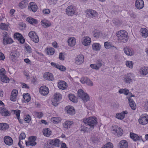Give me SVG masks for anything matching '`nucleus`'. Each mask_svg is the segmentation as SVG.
Segmentation results:
<instances>
[{
	"label": "nucleus",
	"instance_id": "nucleus-1",
	"mask_svg": "<svg viewBox=\"0 0 148 148\" xmlns=\"http://www.w3.org/2000/svg\"><path fill=\"white\" fill-rule=\"evenodd\" d=\"M116 35L119 42H125L128 40L127 33L125 30H122L117 32Z\"/></svg>",
	"mask_w": 148,
	"mask_h": 148
},
{
	"label": "nucleus",
	"instance_id": "nucleus-2",
	"mask_svg": "<svg viewBox=\"0 0 148 148\" xmlns=\"http://www.w3.org/2000/svg\"><path fill=\"white\" fill-rule=\"evenodd\" d=\"M83 122L86 125H88L90 128L93 129L97 123V119L95 117H90L86 119H83Z\"/></svg>",
	"mask_w": 148,
	"mask_h": 148
},
{
	"label": "nucleus",
	"instance_id": "nucleus-3",
	"mask_svg": "<svg viewBox=\"0 0 148 148\" xmlns=\"http://www.w3.org/2000/svg\"><path fill=\"white\" fill-rule=\"evenodd\" d=\"M3 43L4 45H6L13 43V41L12 38L8 36V33L4 32L3 33Z\"/></svg>",
	"mask_w": 148,
	"mask_h": 148
},
{
	"label": "nucleus",
	"instance_id": "nucleus-4",
	"mask_svg": "<svg viewBox=\"0 0 148 148\" xmlns=\"http://www.w3.org/2000/svg\"><path fill=\"white\" fill-rule=\"evenodd\" d=\"M66 13L69 16H72L74 14L75 12V10L72 5L69 6L66 9Z\"/></svg>",
	"mask_w": 148,
	"mask_h": 148
},
{
	"label": "nucleus",
	"instance_id": "nucleus-5",
	"mask_svg": "<svg viewBox=\"0 0 148 148\" xmlns=\"http://www.w3.org/2000/svg\"><path fill=\"white\" fill-rule=\"evenodd\" d=\"M115 129L112 130V133L118 136H121L123 133V130L116 126H115Z\"/></svg>",
	"mask_w": 148,
	"mask_h": 148
},
{
	"label": "nucleus",
	"instance_id": "nucleus-6",
	"mask_svg": "<svg viewBox=\"0 0 148 148\" xmlns=\"http://www.w3.org/2000/svg\"><path fill=\"white\" fill-rule=\"evenodd\" d=\"M19 53L17 51H14L11 52L10 55V59L14 62H15L19 57Z\"/></svg>",
	"mask_w": 148,
	"mask_h": 148
},
{
	"label": "nucleus",
	"instance_id": "nucleus-7",
	"mask_svg": "<svg viewBox=\"0 0 148 148\" xmlns=\"http://www.w3.org/2000/svg\"><path fill=\"white\" fill-rule=\"evenodd\" d=\"M84 56L82 55H78L75 60V63L77 65H80L84 61Z\"/></svg>",
	"mask_w": 148,
	"mask_h": 148
},
{
	"label": "nucleus",
	"instance_id": "nucleus-8",
	"mask_svg": "<svg viewBox=\"0 0 148 148\" xmlns=\"http://www.w3.org/2000/svg\"><path fill=\"white\" fill-rule=\"evenodd\" d=\"M14 38L15 39L18 40L21 44H23L25 42V39L20 34L18 33H15L14 35Z\"/></svg>",
	"mask_w": 148,
	"mask_h": 148
},
{
	"label": "nucleus",
	"instance_id": "nucleus-9",
	"mask_svg": "<svg viewBox=\"0 0 148 148\" xmlns=\"http://www.w3.org/2000/svg\"><path fill=\"white\" fill-rule=\"evenodd\" d=\"M144 5V2L143 0H136L135 6L138 10L143 8Z\"/></svg>",
	"mask_w": 148,
	"mask_h": 148
},
{
	"label": "nucleus",
	"instance_id": "nucleus-10",
	"mask_svg": "<svg viewBox=\"0 0 148 148\" xmlns=\"http://www.w3.org/2000/svg\"><path fill=\"white\" fill-rule=\"evenodd\" d=\"M28 9L32 10L33 12H35L38 9V6L35 3L32 2L29 3L28 7Z\"/></svg>",
	"mask_w": 148,
	"mask_h": 148
},
{
	"label": "nucleus",
	"instance_id": "nucleus-11",
	"mask_svg": "<svg viewBox=\"0 0 148 148\" xmlns=\"http://www.w3.org/2000/svg\"><path fill=\"white\" fill-rule=\"evenodd\" d=\"M140 124L144 125L147 124L148 122V116H142L138 120Z\"/></svg>",
	"mask_w": 148,
	"mask_h": 148
},
{
	"label": "nucleus",
	"instance_id": "nucleus-12",
	"mask_svg": "<svg viewBox=\"0 0 148 148\" xmlns=\"http://www.w3.org/2000/svg\"><path fill=\"white\" fill-rule=\"evenodd\" d=\"M39 90L40 92L43 95H47L49 92L48 88L45 86H41Z\"/></svg>",
	"mask_w": 148,
	"mask_h": 148
},
{
	"label": "nucleus",
	"instance_id": "nucleus-13",
	"mask_svg": "<svg viewBox=\"0 0 148 148\" xmlns=\"http://www.w3.org/2000/svg\"><path fill=\"white\" fill-rule=\"evenodd\" d=\"M127 114V110H125L122 112L121 113L116 114V117L118 119L122 120L125 118V114Z\"/></svg>",
	"mask_w": 148,
	"mask_h": 148
},
{
	"label": "nucleus",
	"instance_id": "nucleus-14",
	"mask_svg": "<svg viewBox=\"0 0 148 148\" xmlns=\"http://www.w3.org/2000/svg\"><path fill=\"white\" fill-rule=\"evenodd\" d=\"M44 78L46 79H48L49 81H53L54 77L52 74L49 72H46L43 75Z\"/></svg>",
	"mask_w": 148,
	"mask_h": 148
},
{
	"label": "nucleus",
	"instance_id": "nucleus-15",
	"mask_svg": "<svg viewBox=\"0 0 148 148\" xmlns=\"http://www.w3.org/2000/svg\"><path fill=\"white\" fill-rule=\"evenodd\" d=\"M58 86L60 89L64 90L67 88V84L64 81H61L58 82Z\"/></svg>",
	"mask_w": 148,
	"mask_h": 148
},
{
	"label": "nucleus",
	"instance_id": "nucleus-16",
	"mask_svg": "<svg viewBox=\"0 0 148 148\" xmlns=\"http://www.w3.org/2000/svg\"><path fill=\"white\" fill-rule=\"evenodd\" d=\"M4 143L7 145H12L13 143V141L12 138L10 136H6L4 138Z\"/></svg>",
	"mask_w": 148,
	"mask_h": 148
},
{
	"label": "nucleus",
	"instance_id": "nucleus-17",
	"mask_svg": "<svg viewBox=\"0 0 148 148\" xmlns=\"http://www.w3.org/2000/svg\"><path fill=\"white\" fill-rule=\"evenodd\" d=\"M133 77L132 74L131 73L127 74L124 78L125 82L127 83H130L132 82V79Z\"/></svg>",
	"mask_w": 148,
	"mask_h": 148
},
{
	"label": "nucleus",
	"instance_id": "nucleus-18",
	"mask_svg": "<svg viewBox=\"0 0 148 148\" xmlns=\"http://www.w3.org/2000/svg\"><path fill=\"white\" fill-rule=\"evenodd\" d=\"M123 50L125 53L128 56H132L134 54V52L128 47H125Z\"/></svg>",
	"mask_w": 148,
	"mask_h": 148
},
{
	"label": "nucleus",
	"instance_id": "nucleus-19",
	"mask_svg": "<svg viewBox=\"0 0 148 148\" xmlns=\"http://www.w3.org/2000/svg\"><path fill=\"white\" fill-rule=\"evenodd\" d=\"M65 110L66 111L67 113L70 115H73L75 114V110L73 107L69 106L66 107L65 108Z\"/></svg>",
	"mask_w": 148,
	"mask_h": 148
},
{
	"label": "nucleus",
	"instance_id": "nucleus-20",
	"mask_svg": "<svg viewBox=\"0 0 148 148\" xmlns=\"http://www.w3.org/2000/svg\"><path fill=\"white\" fill-rule=\"evenodd\" d=\"M41 25L44 27H47L51 26V24L48 20L44 19L41 21L40 22Z\"/></svg>",
	"mask_w": 148,
	"mask_h": 148
},
{
	"label": "nucleus",
	"instance_id": "nucleus-21",
	"mask_svg": "<svg viewBox=\"0 0 148 148\" xmlns=\"http://www.w3.org/2000/svg\"><path fill=\"white\" fill-rule=\"evenodd\" d=\"M120 148H128V143L127 141L125 140H121L119 143Z\"/></svg>",
	"mask_w": 148,
	"mask_h": 148
},
{
	"label": "nucleus",
	"instance_id": "nucleus-22",
	"mask_svg": "<svg viewBox=\"0 0 148 148\" xmlns=\"http://www.w3.org/2000/svg\"><path fill=\"white\" fill-rule=\"evenodd\" d=\"M60 140L58 139H54L50 140L49 144L54 146L59 147Z\"/></svg>",
	"mask_w": 148,
	"mask_h": 148
},
{
	"label": "nucleus",
	"instance_id": "nucleus-23",
	"mask_svg": "<svg viewBox=\"0 0 148 148\" xmlns=\"http://www.w3.org/2000/svg\"><path fill=\"white\" fill-rule=\"evenodd\" d=\"M42 133L45 136L48 137L51 135L52 132L49 128H46L43 129Z\"/></svg>",
	"mask_w": 148,
	"mask_h": 148
},
{
	"label": "nucleus",
	"instance_id": "nucleus-24",
	"mask_svg": "<svg viewBox=\"0 0 148 148\" xmlns=\"http://www.w3.org/2000/svg\"><path fill=\"white\" fill-rule=\"evenodd\" d=\"M97 12L96 11L92 10H89L86 12L87 16L93 17L96 15Z\"/></svg>",
	"mask_w": 148,
	"mask_h": 148
},
{
	"label": "nucleus",
	"instance_id": "nucleus-25",
	"mask_svg": "<svg viewBox=\"0 0 148 148\" xmlns=\"http://www.w3.org/2000/svg\"><path fill=\"white\" fill-rule=\"evenodd\" d=\"M90 42V38L88 37H84L82 41L83 44L85 46H88L89 45Z\"/></svg>",
	"mask_w": 148,
	"mask_h": 148
},
{
	"label": "nucleus",
	"instance_id": "nucleus-26",
	"mask_svg": "<svg viewBox=\"0 0 148 148\" xmlns=\"http://www.w3.org/2000/svg\"><path fill=\"white\" fill-rule=\"evenodd\" d=\"M0 113L4 116H9L10 115V113L6 108H3L0 110Z\"/></svg>",
	"mask_w": 148,
	"mask_h": 148
},
{
	"label": "nucleus",
	"instance_id": "nucleus-27",
	"mask_svg": "<svg viewBox=\"0 0 148 148\" xmlns=\"http://www.w3.org/2000/svg\"><path fill=\"white\" fill-rule=\"evenodd\" d=\"M26 21L29 23L33 25L36 24L38 23V21L36 19L31 17H28L26 19Z\"/></svg>",
	"mask_w": 148,
	"mask_h": 148
},
{
	"label": "nucleus",
	"instance_id": "nucleus-28",
	"mask_svg": "<svg viewBox=\"0 0 148 148\" xmlns=\"http://www.w3.org/2000/svg\"><path fill=\"white\" fill-rule=\"evenodd\" d=\"M9 127V125L6 123H0V130L4 131L7 130Z\"/></svg>",
	"mask_w": 148,
	"mask_h": 148
},
{
	"label": "nucleus",
	"instance_id": "nucleus-29",
	"mask_svg": "<svg viewBox=\"0 0 148 148\" xmlns=\"http://www.w3.org/2000/svg\"><path fill=\"white\" fill-rule=\"evenodd\" d=\"M69 45L71 47L74 46L75 44V39L74 38L71 37L68 40Z\"/></svg>",
	"mask_w": 148,
	"mask_h": 148
},
{
	"label": "nucleus",
	"instance_id": "nucleus-30",
	"mask_svg": "<svg viewBox=\"0 0 148 148\" xmlns=\"http://www.w3.org/2000/svg\"><path fill=\"white\" fill-rule=\"evenodd\" d=\"M0 79L3 82L7 83L9 82V79L5 75H0Z\"/></svg>",
	"mask_w": 148,
	"mask_h": 148
},
{
	"label": "nucleus",
	"instance_id": "nucleus-31",
	"mask_svg": "<svg viewBox=\"0 0 148 148\" xmlns=\"http://www.w3.org/2000/svg\"><path fill=\"white\" fill-rule=\"evenodd\" d=\"M101 48V45L98 43H95L92 45V48L94 50L96 51H99Z\"/></svg>",
	"mask_w": 148,
	"mask_h": 148
},
{
	"label": "nucleus",
	"instance_id": "nucleus-32",
	"mask_svg": "<svg viewBox=\"0 0 148 148\" xmlns=\"http://www.w3.org/2000/svg\"><path fill=\"white\" fill-rule=\"evenodd\" d=\"M130 137L135 141L138 140L139 139V137L137 134L133 133H130Z\"/></svg>",
	"mask_w": 148,
	"mask_h": 148
},
{
	"label": "nucleus",
	"instance_id": "nucleus-33",
	"mask_svg": "<svg viewBox=\"0 0 148 148\" xmlns=\"http://www.w3.org/2000/svg\"><path fill=\"white\" fill-rule=\"evenodd\" d=\"M140 31L143 36L146 37L148 36V30L146 28H142L140 29Z\"/></svg>",
	"mask_w": 148,
	"mask_h": 148
},
{
	"label": "nucleus",
	"instance_id": "nucleus-34",
	"mask_svg": "<svg viewBox=\"0 0 148 148\" xmlns=\"http://www.w3.org/2000/svg\"><path fill=\"white\" fill-rule=\"evenodd\" d=\"M73 124V122L72 121H66L63 124V126L66 128H68L70 127Z\"/></svg>",
	"mask_w": 148,
	"mask_h": 148
},
{
	"label": "nucleus",
	"instance_id": "nucleus-35",
	"mask_svg": "<svg viewBox=\"0 0 148 148\" xmlns=\"http://www.w3.org/2000/svg\"><path fill=\"white\" fill-rule=\"evenodd\" d=\"M141 75H146L148 73V68L147 67L142 68L140 69Z\"/></svg>",
	"mask_w": 148,
	"mask_h": 148
},
{
	"label": "nucleus",
	"instance_id": "nucleus-36",
	"mask_svg": "<svg viewBox=\"0 0 148 148\" xmlns=\"http://www.w3.org/2000/svg\"><path fill=\"white\" fill-rule=\"evenodd\" d=\"M54 53V49L51 47L47 48V53L49 55H52Z\"/></svg>",
	"mask_w": 148,
	"mask_h": 148
},
{
	"label": "nucleus",
	"instance_id": "nucleus-37",
	"mask_svg": "<svg viewBox=\"0 0 148 148\" xmlns=\"http://www.w3.org/2000/svg\"><path fill=\"white\" fill-rule=\"evenodd\" d=\"M9 25L4 23H1L0 25V28L3 30L8 31Z\"/></svg>",
	"mask_w": 148,
	"mask_h": 148
},
{
	"label": "nucleus",
	"instance_id": "nucleus-38",
	"mask_svg": "<svg viewBox=\"0 0 148 148\" xmlns=\"http://www.w3.org/2000/svg\"><path fill=\"white\" fill-rule=\"evenodd\" d=\"M53 100L57 101H59L62 99V96L59 93H56L54 95Z\"/></svg>",
	"mask_w": 148,
	"mask_h": 148
},
{
	"label": "nucleus",
	"instance_id": "nucleus-39",
	"mask_svg": "<svg viewBox=\"0 0 148 148\" xmlns=\"http://www.w3.org/2000/svg\"><path fill=\"white\" fill-rule=\"evenodd\" d=\"M129 90L126 89H121L119 90V92L120 94L123 93L125 95H127L129 94Z\"/></svg>",
	"mask_w": 148,
	"mask_h": 148
},
{
	"label": "nucleus",
	"instance_id": "nucleus-40",
	"mask_svg": "<svg viewBox=\"0 0 148 148\" xmlns=\"http://www.w3.org/2000/svg\"><path fill=\"white\" fill-rule=\"evenodd\" d=\"M23 97L25 100L27 102H28L30 100V95L28 93L24 94L23 95Z\"/></svg>",
	"mask_w": 148,
	"mask_h": 148
},
{
	"label": "nucleus",
	"instance_id": "nucleus-41",
	"mask_svg": "<svg viewBox=\"0 0 148 148\" xmlns=\"http://www.w3.org/2000/svg\"><path fill=\"white\" fill-rule=\"evenodd\" d=\"M69 99L71 101L74 103L77 102V100L73 95L69 94Z\"/></svg>",
	"mask_w": 148,
	"mask_h": 148
},
{
	"label": "nucleus",
	"instance_id": "nucleus-42",
	"mask_svg": "<svg viewBox=\"0 0 148 148\" xmlns=\"http://www.w3.org/2000/svg\"><path fill=\"white\" fill-rule=\"evenodd\" d=\"M114 47L111 43L110 42H104V47L106 49H110L111 47Z\"/></svg>",
	"mask_w": 148,
	"mask_h": 148
},
{
	"label": "nucleus",
	"instance_id": "nucleus-43",
	"mask_svg": "<svg viewBox=\"0 0 148 148\" xmlns=\"http://www.w3.org/2000/svg\"><path fill=\"white\" fill-rule=\"evenodd\" d=\"M81 99L84 101L85 102L89 100L90 98L89 95L86 93L83 97L81 98Z\"/></svg>",
	"mask_w": 148,
	"mask_h": 148
},
{
	"label": "nucleus",
	"instance_id": "nucleus-44",
	"mask_svg": "<svg viewBox=\"0 0 148 148\" xmlns=\"http://www.w3.org/2000/svg\"><path fill=\"white\" fill-rule=\"evenodd\" d=\"M86 94L83 90L82 89H79L78 91V96L79 97L81 98Z\"/></svg>",
	"mask_w": 148,
	"mask_h": 148
},
{
	"label": "nucleus",
	"instance_id": "nucleus-45",
	"mask_svg": "<svg viewBox=\"0 0 148 148\" xmlns=\"http://www.w3.org/2000/svg\"><path fill=\"white\" fill-rule=\"evenodd\" d=\"M52 121L54 123H58L60 120V118L59 117H53L51 118Z\"/></svg>",
	"mask_w": 148,
	"mask_h": 148
},
{
	"label": "nucleus",
	"instance_id": "nucleus-46",
	"mask_svg": "<svg viewBox=\"0 0 148 148\" xmlns=\"http://www.w3.org/2000/svg\"><path fill=\"white\" fill-rule=\"evenodd\" d=\"M31 39L32 41L36 43H38L39 41V37L37 35L34 36Z\"/></svg>",
	"mask_w": 148,
	"mask_h": 148
},
{
	"label": "nucleus",
	"instance_id": "nucleus-47",
	"mask_svg": "<svg viewBox=\"0 0 148 148\" xmlns=\"http://www.w3.org/2000/svg\"><path fill=\"white\" fill-rule=\"evenodd\" d=\"M25 47L26 51H27L28 53H30L31 52L32 49L28 45L25 43Z\"/></svg>",
	"mask_w": 148,
	"mask_h": 148
},
{
	"label": "nucleus",
	"instance_id": "nucleus-48",
	"mask_svg": "<svg viewBox=\"0 0 148 148\" xmlns=\"http://www.w3.org/2000/svg\"><path fill=\"white\" fill-rule=\"evenodd\" d=\"M89 78L87 77H84L81 78L80 81L82 84H87V82L88 81Z\"/></svg>",
	"mask_w": 148,
	"mask_h": 148
},
{
	"label": "nucleus",
	"instance_id": "nucleus-49",
	"mask_svg": "<svg viewBox=\"0 0 148 148\" xmlns=\"http://www.w3.org/2000/svg\"><path fill=\"white\" fill-rule=\"evenodd\" d=\"M103 62L102 60H98L97 61L96 64L97 66L98 69L102 66Z\"/></svg>",
	"mask_w": 148,
	"mask_h": 148
},
{
	"label": "nucleus",
	"instance_id": "nucleus-50",
	"mask_svg": "<svg viewBox=\"0 0 148 148\" xmlns=\"http://www.w3.org/2000/svg\"><path fill=\"white\" fill-rule=\"evenodd\" d=\"M12 111L14 112V113L15 114L17 119H18V118H20V115L21 112L20 110H13Z\"/></svg>",
	"mask_w": 148,
	"mask_h": 148
},
{
	"label": "nucleus",
	"instance_id": "nucleus-51",
	"mask_svg": "<svg viewBox=\"0 0 148 148\" xmlns=\"http://www.w3.org/2000/svg\"><path fill=\"white\" fill-rule=\"evenodd\" d=\"M126 65L129 68H132L133 67V63L132 61H127L126 62Z\"/></svg>",
	"mask_w": 148,
	"mask_h": 148
},
{
	"label": "nucleus",
	"instance_id": "nucleus-52",
	"mask_svg": "<svg viewBox=\"0 0 148 148\" xmlns=\"http://www.w3.org/2000/svg\"><path fill=\"white\" fill-rule=\"evenodd\" d=\"M103 146L105 148H113V147L112 144L110 142L107 143Z\"/></svg>",
	"mask_w": 148,
	"mask_h": 148
},
{
	"label": "nucleus",
	"instance_id": "nucleus-53",
	"mask_svg": "<svg viewBox=\"0 0 148 148\" xmlns=\"http://www.w3.org/2000/svg\"><path fill=\"white\" fill-rule=\"evenodd\" d=\"M26 145L27 146L31 145L32 146H34L36 145V143H32L31 141H29V140L28 141H25Z\"/></svg>",
	"mask_w": 148,
	"mask_h": 148
},
{
	"label": "nucleus",
	"instance_id": "nucleus-54",
	"mask_svg": "<svg viewBox=\"0 0 148 148\" xmlns=\"http://www.w3.org/2000/svg\"><path fill=\"white\" fill-rule=\"evenodd\" d=\"M25 26L26 24L23 23L21 22L19 24V28L21 30L25 29Z\"/></svg>",
	"mask_w": 148,
	"mask_h": 148
},
{
	"label": "nucleus",
	"instance_id": "nucleus-55",
	"mask_svg": "<svg viewBox=\"0 0 148 148\" xmlns=\"http://www.w3.org/2000/svg\"><path fill=\"white\" fill-rule=\"evenodd\" d=\"M36 137L34 136H31L29 138V140L32 143H36L35 142L36 139Z\"/></svg>",
	"mask_w": 148,
	"mask_h": 148
},
{
	"label": "nucleus",
	"instance_id": "nucleus-56",
	"mask_svg": "<svg viewBox=\"0 0 148 148\" xmlns=\"http://www.w3.org/2000/svg\"><path fill=\"white\" fill-rule=\"evenodd\" d=\"M100 35V33L99 32H95L93 33V36L96 39L99 38Z\"/></svg>",
	"mask_w": 148,
	"mask_h": 148
},
{
	"label": "nucleus",
	"instance_id": "nucleus-57",
	"mask_svg": "<svg viewBox=\"0 0 148 148\" xmlns=\"http://www.w3.org/2000/svg\"><path fill=\"white\" fill-rule=\"evenodd\" d=\"M36 35V33L33 31L30 32L28 34V36L31 39L34 37V36H35Z\"/></svg>",
	"mask_w": 148,
	"mask_h": 148
},
{
	"label": "nucleus",
	"instance_id": "nucleus-58",
	"mask_svg": "<svg viewBox=\"0 0 148 148\" xmlns=\"http://www.w3.org/2000/svg\"><path fill=\"white\" fill-rule=\"evenodd\" d=\"M24 120L27 123H29L31 120L30 116L28 114L27 115L25 118L24 119Z\"/></svg>",
	"mask_w": 148,
	"mask_h": 148
},
{
	"label": "nucleus",
	"instance_id": "nucleus-59",
	"mask_svg": "<svg viewBox=\"0 0 148 148\" xmlns=\"http://www.w3.org/2000/svg\"><path fill=\"white\" fill-rule=\"evenodd\" d=\"M26 137L25 134L24 133H21L19 136V140H23Z\"/></svg>",
	"mask_w": 148,
	"mask_h": 148
},
{
	"label": "nucleus",
	"instance_id": "nucleus-60",
	"mask_svg": "<svg viewBox=\"0 0 148 148\" xmlns=\"http://www.w3.org/2000/svg\"><path fill=\"white\" fill-rule=\"evenodd\" d=\"M127 98L128 99L129 105H132V104H133V103H135L133 99L131 98L130 97H127Z\"/></svg>",
	"mask_w": 148,
	"mask_h": 148
},
{
	"label": "nucleus",
	"instance_id": "nucleus-61",
	"mask_svg": "<svg viewBox=\"0 0 148 148\" xmlns=\"http://www.w3.org/2000/svg\"><path fill=\"white\" fill-rule=\"evenodd\" d=\"M143 106L145 110L148 111V101L145 102Z\"/></svg>",
	"mask_w": 148,
	"mask_h": 148
},
{
	"label": "nucleus",
	"instance_id": "nucleus-62",
	"mask_svg": "<svg viewBox=\"0 0 148 148\" xmlns=\"http://www.w3.org/2000/svg\"><path fill=\"white\" fill-rule=\"evenodd\" d=\"M42 12L44 14H47L50 13V11L49 9H44L42 10Z\"/></svg>",
	"mask_w": 148,
	"mask_h": 148
},
{
	"label": "nucleus",
	"instance_id": "nucleus-63",
	"mask_svg": "<svg viewBox=\"0 0 148 148\" xmlns=\"http://www.w3.org/2000/svg\"><path fill=\"white\" fill-rule=\"evenodd\" d=\"M18 93V92L17 90H13L12 92L11 95L17 97Z\"/></svg>",
	"mask_w": 148,
	"mask_h": 148
},
{
	"label": "nucleus",
	"instance_id": "nucleus-64",
	"mask_svg": "<svg viewBox=\"0 0 148 148\" xmlns=\"http://www.w3.org/2000/svg\"><path fill=\"white\" fill-rule=\"evenodd\" d=\"M64 56L62 53H60L59 58V59L62 60H64Z\"/></svg>",
	"mask_w": 148,
	"mask_h": 148
}]
</instances>
